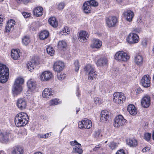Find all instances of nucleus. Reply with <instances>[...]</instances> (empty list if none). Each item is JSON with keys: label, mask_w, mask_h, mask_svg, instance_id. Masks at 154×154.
<instances>
[{"label": "nucleus", "mask_w": 154, "mask_h": 154, "mask_svg": "<svg viewBox=\"0 0 154 154\" xmlns=\"http://www.w3.org/2000/svg\"><path fill=\"white\" fill-rule=\"evenodd\" d=\"M74 65L75 66V70L76 72H78L79 68V66L78 60H76L75 61Z\"/></svg>", "instance_id": "obj_46"}, {"label": "nucleus", "mask_w": 154, "mask_h": 154, "mask_svg": "<svg viewBox=\"0 0 154 154\" xmlns=\"http://www.w3.org/2000/svg\"><path fill=\"white\" fill-rule=\"evenodd\" d=\"M109 146L112 150H113L116 147L117 145L116 143L112 142L110 143Z\"/></svg>", "instance_id": "obj_47"}, {"label": "nucleus", "mask_w": 154, "mask_h": 154, "mask_svg": "<svg viewBox=\"0 0 154 154\" xmlns=\"http://www.w3.org/2000/svg\"><path fill=\"white\" fill-rule=\"evenodd\" d=\"M4 21L3 17L0 14V25L2 26Z\"/></svg>", "instance_id": "obj_52"}, {"label": "nucleus", "mask_w": 154, "mask_h": 154, "mask_svg": "<svg viewBox=\"0 0 154 154\" xmlns=\"http://www.w3.org/2000/svg\"><path fill=\"white\" fill-rule=\"evenodd\" d=\"M66 46V43L64 41H61L58 42L57 47L60 49L62 50L64 48H65Z\"/></svg>", "instance_id": "obj_35"}, {"label": "nucleus", "mask_w": 154, "mask_h": 154, "mask_svg": "<svg viewBox=\"0 0 154 154\" xmlns=\"http://www.w3.org/2000/svg\"><path fill=\"white\" fill-rule=\"evenodd\" d=\"M151 137V134L149 133H146L144 135V139L148 141L150 139Z\"/></svg>", "instance_id": "obj_44"}, {"label": "nucleus", "mask_w": 154, "mask_h": 154, "mask_svg": "<svg viewBox=\"0 0 154 154\" xmlns=\"http://www.w3.org/2000/svg\"><path fill=\"white\" fill-rule=\"evenodd\" d=\"M152 137L153 139L154 140V131H153L152 133Z\"/></svg>", "instance_id": "obj_64"}, {"label": "nucleus", "mask_w": 154, "mask_h": 154, "mask_svg": "<svg viewBox=\"0 0 154 154\" xmlns=\"http://www.w3.org/2000/svg\"><path fill=\"white\" fill-rule=\"evenodd\" d=\"M22 14L25 18H27L30 16V13H28L26 12H23Z\"/></svg>", "instance_id": "obj_50"}, {"label": "nucleus", "mask_w": 154, "mask_h": 154, "mask_svg": "<svg viewBox=\"0 0 154 154\" xmlns=\"http://www.w3.org/2000/svg\"><path fill=\"white\" fill-rule=\"evenodd\" d=\"M151 78L149 75H146L143 76L141 81L142 86L144 87H148L150 85Z\"/></svg>", "instance_id": "obj_13"}, {"label": "nucleus", "mask_w": 154, "mask_h": 154, "mask_svg": "<svg viewBox=\"0 0 154 154\" xmlns=\"http://www.w3.org/2000/svg\"><path fill=\"white\" fill-rule=\"evenodd\" d=\"M118 22V19L115 16L110 17L106 19V23L109 27H114Z\"/></svg>", "instance_id": "obj_12"}, {"label": "nucleus", "mask_w": 154, "mask_h": 154, "mask_svg": "<svg viewBox=\"0 0 154 154\" xmlns=\"http://www.w3.org/2000/svg\"><path fill=\"white\" fill-rule=\"evenodd\" d=\"M137 93H139V92H140L141 91H142V90L140 88H139L137 89Z\"/></svg>", "instance_id": "obj_62"}, {"label": "nucleus", "mask_w": 154, "mask_h": 154, "mask_svg": "<svg viewBox=\"0 0 154 154\" xmlns=\"http://www.w3.org/2000/svg\"><path fill=\"white\" fill-rule=\"evenodd\" d=\"M20 1L22 2L24 4H26L29 2V0H20Z\"/></svg>", "instance_id": "obj_56"}, {"label": "nucleus", "mask_w": 154, "mask_h": 154, "mask_svg": "<svg viewBox=\"0 0 154 154\" xmlns=\"http://www.w3.org/2000/svg\"><path fill=\"white\" fill-rule=\"evenodd\" d=\"M89 35L87 32L85 31H81L79 34V40L82 42H86L88 38Z\"/></svg>", "instance_id": "obj_15"}, {"label": "nucleus", "mask_w": 154, "mask_h": 154, "mask_svg": "<svg viewBox=\"0 0 154 154\" xmlns=\"http://www.w3.org/2000/svg\"><path fill=\"white\" fill-rule=\"evenodd\" d=\"M34 154H42V152H37L35 153Z\"/></svg>", "instance_id": "obj_63"}, {"label": "nucleus", "mask_w": 154, "mask_h": 154, "mask_svg": "<svg viewBox=\"0 0 154 154\" xmlns=\"http://www.w3.org/2000/svg\"><path fill=\"white\" fill-rule=\"evenodd\" d=\"M47 53L51 56H53L54 54V51L53 48L50 46H48L46 48Z\"/></svg>", "instance_id": "obj_37"}, {"label": "nucleus", "mask_w": 154, "mask_h": 154, "mask_svg": "<svg viewBox=\"0 0 154 154\" xmlns=\"http://www.w3.org/2000/svg\"><path fill=\"white\" fill-rule=\"evenodd\" d=\"M79 88H78L77 89V92L76 93V95L78 97H79Z\"/></svg>", "instance_id": "obj_59"}, {"label": "nucleus", "mask_w": 154, "mask_h": 154, "mask_svg": "<svg viewBox=\"0 0 154 154\" xmlns=\"http://www.w3.org/2000/svg\"><path fill=\"white\" fill-rule=\"evenodd\" d=\"M91 8L88 1L85 2L83 5V9L85 13L88 14L91 13Z\"/></svg>", "instance_id": "obj_23"}, {"label": "nucleus", "mask_w": 154, "mask_h": 154, "mask_svg": "<svg viewBox=\"0 0 154 154\" xmlns=\"http://www.w3.org/2000/svg\"><path fill=\"white\" fill-rule=\"evenodd\" d=\"M54 70L58 72L62 71L64 67V63L61 61H57L54 63L53 65Z\"/></svg>", "instance_id": "obj_11"}, {"label": "nucleus", "mask_w": 154, "mask_h": 154, "mask_svg": "<svg viewBox=\"0 0 154 154\" xmlns=\"http://www.w3.org/2000/svg\"><path fill=\"white\" fill-rule=\"evenodd\" d=\"M124 14L127 21L129 22H131L132 21L134 15L133 11L129 10L125 12Z\"/></svg>", "instance_id": "obj_21"}, {"label": "nucleus", "mask_w": 154, "mask_h": 154, "mask_svg": "<svg viewBox=\"0 0 154 154\" xmlns=\"http://www.w3.org/2000/svg\"><path fill=\"white\" fill-rule=\"evenodd\" d=\"M40 137L41 138H46V137H45V135H44V134H43H43L40 135Z\"/></svg>", "instance_id": "obj_60"}, {"label": "nucleus", "mask_w": 154, "mask_h": 154, "mask_svg": "<svg viewBox=\"0 0 154 154\" xmlns=\"http://www.w3.org/2000/svg\"><path fill=\"white\" fill-rule=\"evenodd\" d=\"M11 57L14 60H17L20 57L18 51L16 50H12L11 52Z\"/></svg>", "instance_id": "obj_32"}, {"label": "nucleus", "mask_w": 154, "mask_h": 154, "mask_svg": "<svg viewBox=\"0 0 154 154\" xmlns=\"http://www.w3.org/2000/svg\"><path fill=\"white\" fill-rule=\"evenodd\" d=\"M39 64V60L36 57L33 58L31 60L28 62L27 63V68L30 71L34 70L35 66Z\"/></svg>", "instance_id": "obj_7"}, {"label": "nucleus", "mask_w": 154, "mask_h": 154, "mask_svg": "<svg viewBox=\"0 0 154 154\" xmlns=\"http://www.w3.org/2000/svg\"><path fill=\"white\" fill-rule=\"evenodd\" d=\"M101 146V144H99V145H96L95 147L93 149L94 151H96L98 150Z\"/></svg>", "instance_id": "obj_53"}, {"label": "nucleus", "mask_w": 154, "mask_h": 154, "mask_svg": "<svg viewBox=\"0 0 154 154\" xmlns=\"http://www.w3.org/2000/svg\"><path fill=\"white\" fill-rule=\"evenodd\" d=\"M147 40V39L146 38H144L142 39L141 44L144 47H146V46Z\"/></svg>", "instance_id": "obj_49"}, {"label": "nucleus", "mask_w": 154, "mask_h": 154, "mask_svg": "<svg viewBox=\"0 0 154 154\" xmlns=\"http://www.w3.org/2000/svg\"><path fill=\"white\" fill-rule=\"evenodd\" d=\"M9 73L8 68L5 65L0 64V82L4 83L6 82Z\"/></svg>", "instance_id": "obj_3"}, {"label": "nucleus", "mask_w": 154, "mask_h": 154, "mask_svg": "<svg viewBox=\"0 0 154 154\" xmlns=\"http://www.w3.org/2000/svg\"><path fill=\"white\" fill-rule=\"evenodd\" d=\"M148 149L149 150V147H145L142 149V151L143 152H146Z\"/></svg>", "instance_id": "obj_58"}, {"label": "nucleus", "mask_w": 154, "mask_h": 154, "mask_svg": "<svg viewBox=\"0 0 154 154\" xmlns=\"http://www.w3.org/2000/svg\"><path fill=\"white\" fill-rule=\"evenodd\" d=\"M113 99L115 103L120 104L125 101L126 97L123 93L116 92L113 94Z\"/></svg>", "instance_id": "obj_4"}, {"label": "nucleus", "mask_w": 154, "mask_h": 154, "mask_svg": "<svg viewBox=\"0 0 154 154\" xmlns=\"http://www.w3.org/2000/svg\"><path fill=\"white\" fill-rule=\"evenodd\" d=\"M23 149L20 147H15L12 152V154H23Z\"/></svg>", "instance_id": "obj_33"}, {"label": "nucleus", "mask_w": 154, "mask_h": 154, "mask_svg": "<svg viewBox=\"0 0 154 154\" xmlns=\"http://www.w3.org/2000/svg\"><path fill=\"white\" fill-rule=\"evenodd\" d=\"M108 60L105 58H100L96 62L97 66H102L107 64Z\"/></svg>", "instance_id": "obj_25"}, {"label": "nucleus", "mask_w": 154, "mask_h": 154, "mask_svg": "<svg viewBox=\"0 0 154 154\" xmlns=\"http://www.w3.org/2000/svg\"><path fill=\"white\" fill-rule=\"evenodd\" d=\"M126 142L127 144L130 147H135L137 145V140L134 138L127 139Z\"/></svg>", "instance_id": "obj_24"}, {"label": "nucleus", "mask_w": 154, "mask_h": 154, "mask_svg": "<svg viewBox=\"0 0 154 154\" xmlns=\"http://www.w3.org/2000/svg\"><path fill=\"white\" fill-rule=\"evenodd\" d=\"M49 133H48L47 134H44V135H45V137H46V138H48V137L49 136Z\"/></svg>", "instance_id": "obj_61"}, {"label": "nucleus", "mask_w": 154, "mask_h": 154, "mask_svg": "<svg viewBox=\"0 0 154 154\" xmlns=\"http://www.w3.org/2000/svg\"><path fill=\"white\" fill-rule=\"evenodd\" d=\"M24 82V79L21 78H18L16 80L12 88V93L14 96L17 95L21 92L23 90L22 85Z\"/></svg>", "instance_id": "obj_2"}, {"label": "nucleus", "mask_w": 154, "mask_h": 154, "mask_svg": "<svg viewBox=\"0 0 154 154\" xmlns=\"http://www.w3.org/2000/svg\"><path fill=\"white\" fill-rule=\"evenodd\" d=\"M137 22H138V23H142V19L140 17L139 18H138L137 19Z\"/></svg>", "instance_id": "obj_57"}, {"label": "nucleus", "mask_w": 154, "mask_h": 154, "mask_svg": "<svg viewBox=\"0 0 154 154\" xmlns=\"http://www.w3.org/2000/svg\"><path fill=\"white\" fill-rule=\"evenodd\" d=\"M89 3L90 4V6L91 7V6L94 7H96L98 6V3L95 0H91L88 1Z\"/></svg>", "instance_id": "obj_42"}, {"label": "nucleus", "mask_w": 154, "mask_h": 154, "mask_svg": "<svg viewBox=\"0 0 154 154\" xmlns=\"http://www.w3.org/2000/svg\"><path fill=\"white\" fill-rule=\"evenodd\" d=\"M127 110L131 115H135L137 114V111L134 105L131 104L128 105Z\"/></svg>", "instance_id": "obj_28"}, {"label": "nucleus", "mask_w": 154, "mask_h": 154, "mask_svg": "<svg viewBox=\"0 0 154 154\" xmlns=\"http://www.w3.org/2000/svg\"><path fill=\"white\" fill-rule=\"evenodd\" d=\"M49 32L48 31L44 30L42 31L39 35V38L42 40L46 39L48 36Z\"/></svg>", "instance_id": "obj_31"}, {"label": "nucleus", "mask_w": 154, "mask_h": 154, "mask_svg": "<svg viewBox=\"0 0 154 154\" xmlns=\"http://www.w3.org/2000/svg\"><path fill=\"white\" fill-rule=\"evenodd\" d=\"M92 123L91 121L87 119H84L81 121H79L78 123V127L80 128L90 129L92 126Z\"/></svg>", "instance_id": "obj_10"}, {"label": "nucleus", "mask_w": 154, "mask_h": 154, "mask_svg": "<svg viewBox=\"0 0 154 154\" xmlns=\"http://www.w3.org/2000/svg\"><path fill=\"white\" fill-rule=\"evenodd\" d=\"M54 95V92L50 88H45L42 92V96L44 97L50 98Z\"/></svg>", "instance_id": "obj_19"}, {"label": "nucleus", "mask_w": 154, "mask_h": 154, "mask_svg": "<svg viewBox=\"0 0 154 154\" xmlns=\"http://www.w3.org/2000/svg\"><path fill=\"white\" fill-rule=\"evenodd\" d=\"M102 45L101 41L97 39H94L92 41V43L90 45L92 48H100Z\"/></svg>", "instance_id": "obj_20"}, {"label": "nucleus", "mask_w": 154, "mask_h": 154, "mask_svg": "<svg viewBox=\"0 0 154 154\" xmlns=\"http://www.w3.org/2000/svg\"><path fill=\"white\" fill-rule=\"evenodd\" d=\"M126 40L130 44H134L138 42L139 38L137 34L131 33L128 35Z\"/></svg>", "instance_id": "obj_9"}, {"label": "nucleus", "mask_w": 154, "mask_h": 154, "mask_svg": "<svg viewBox=\"0 0 154 154\" xmlns=\"http://www.w3.org/2000/svg\"><path fill=\"white\" fill-rule=\"evenodd\" d=\"M14 22V20H10L8 21L5 26V30L6 32H9L10 31L11 29L13 28V22Z\"/></svg>", "instance_id": "obj_30"}, {"label": "nucleus", "mask_w": 154, "mask_h": 154, "mask_svg": "<svg viewBox=\"0 0 154 154\" xmlns=\"http://www.w3.org/2000/svg\"><path fill=\"white\" fill-rule=\"evenodd\" d=\"M81 145L80 146L79 145L76 146L73 148L72 152L74 153H78L79 154H82L83 152L82 149L80 148L81 147Z\"/></svg>", "instance_id": "obj_36"}, {"label": "nucleus", "mask_w": 154, "mask_h": 154, "mask_svg": "<svg viewBox=\"0 0 154 154\" xmlns=\"http://www.w3.org/2000/svg\"><path fill=\"white\" fill-rule=\"evenodd\" d=\"M43 8L42 7H37L34 9L33 11V14L37 17L42 15L43 14Z\"/></svg>", "instance_id": "obj_26"}, {"label": "nucleus", "mask_w": 154, "mask_h": 154, "mask_svg": "<svg viewBox=\"0 0 154 154\" xmlns=\"http://www.w3.org/2000/svg\"><path fill=\"white\" fill-rule=\"evenodd\" d=\"M100 99L99 98L95 97L94 98V101L96 104L99 103L100 102Z\"/></svg>", "instance_id": "obj_54"}, {"label": "nucleus", "mask_w": 154, "mask_h": 154, "mask_svg": "<svg viewBox=\"0 0 154 154\" xmlns=\"http://www.w3.org/2000/svg\"><path fill=\"white\" fill-rule=\"evenodd\" d=\"M85 71L88 72V79L92 80L97 75L96 72L94 69V68L90 64H88L84 69Z\"/></svg>", "instance_id": "obj_6"}, {"label": "nucleus", "mask_w": 154, "mask_h": 154, "mask_svg": "<svg viewBox=\"0 0 154 154\" xmlns=\"http://www.w3.org/2000/svg\"><path fill=\"white\" fill-rule=\"evenodd\" d=\"M70 144L72 146H80V144L76 140H75L74 141H72L70 142Z\"/></svg>", "instance_id": "obj_48"}, {"label": "nucleus", "mask_w": 154, "mask_h": 154, "mask_svg": "<svg viewBox=\"0 0 154 154\" xmlns=\"http://www.w3.org/2000/svg\"><path fill=\"white\" fill-rule=\"evenodd\" d=\"M141 104L143 107L145 108L148 107L150 104V97L148 95L144 96L141 101Z\"/></svg>", "instance_id": "obj_16"}, {"label": "nucleus", "mask_w": 154, "mask_h": 154, "mask_svg": "<svg viewBox=\"0 0 154 154\" xmlns=\"http://www.w3.org/2000/svg\"><path fill=\"white\" fill-rule=\"evenodd\" d=\"M65 4L64 2H62L60 3L57 5V8L59 10L61 11L64 8Z\"/></svg>", "instance_id": "obj_39"}, {"label": "nucleus", "mask_w": 154, "mask_h": 154, "mask_svg": "<svg viewBox=\"0 0 154 154\" xmlns=\"http://www.w3.org/2000/svg\"><path fill=\"white\" fill-rule=\"evenodd\" d=\"M27 84L28 88L31 91H34L36 87V83L32 80L28 81Z\"/></svg>", "instance_id": "obj_27"}, {"label": "nucleus", "mask_w": 154, "mask_h": 154, "mask_svg": "<svg viewBox=\"0 0 154 154\" xmlns=\"http://www.w3.org/2000/svg\"><path fill=\"white\" fill-rule=\"evenodd\" d=\"M130 57L128 54L122 51L117 52L115 55V58L118 61H126L129 59Z\"/></svg>", "instance_id": "obj_5"}, {"label": "nucleus", "mask_w": 154, "mask_h": 154, "mask_svg": "<svg viewBox=\"0 0 154 154\" xmlns=\"http://www.w3.org/2000/svg\"><path fill=\"white\" fill-rule=\"evenodd\" d=\"M57 77L59 80H63L66 77V75L59 73L57 75Z\"/></svg>", "instance_id": "obj_43"}, {"label": "nucleus", "mask_w": 154, "mask_h": 154, "mask_svg": "<svg viewBox=\"0 0 154 154\" xmlns=\"http://www.w3.org/2000/svg\"><path fill=\"white\" fill-rule=\"evenodd\" d=\"M134 60L135 63L137 65H140L143 63V58L140 55H136L134 57Z\"/></svg>", "instance_id": "obj_29"}, {"label": "nucleus", "mask_w": 154, "mask_h": 154, "mask_svg": "<svg viewBox=\"0 0 154 154\" xmlns=\"http://www.w3.org/2000/svg\"><path fill=\"white\" fill-rule=\"evenodd\" d=\"M126 120L124 119L121 115L116 116L114 120V126L115 127H119L126 124Z\"/></svg>", "instance_id": "obj_8"}, {"label": "nucleus", "mask_w": 154, "mask_h": 154, "mask_svg": "<svg viewBox=\"0 0 154 154\" xmlns=\"http://www.w3.org/2000/svg\"><path fill=\"white\" fill-rule=\"evenodd\" d=\"M22 42L23 45H27L30 42L29 38L27 36H25L22 38Z\"/></svg>", "instance_id": "obj_38"}, {"label": "nucleus", "mask_w": 154, "mask_h": 154, "mask_svg": "<svg viewBox=\"0 0 154 154\" xmlns=\"http://www.w3.org/2000/svg\"><path fill=\"white\" fill-rule=\"evenodd\" d=\"M94 136L96 138L98 139L100 137H102V134H100V131L97 130L95 131Z\"/></svg>", "instance_id": "obj_45"}, {"label": "nucleus", "mask_w": 154, "mask_h": 154, "mask_svg": "<svg viewBox=\"0 0 154 154\" xmlns=\"http://www.w3.org/2000/svg\"><path fill=\"white\" fill-rule=\"evenodd\" d=\"M69 32V31L68 30V28L66 27H64V29H63L62 31L60 32V34L63 35L64 34V33H66L67 34H68Z\"/></svg>", "instance_id": "obj_41"}, {"label": "nucleus", "mask_w": 154, "mask_h": 154, "mask_svg": "<svg viewBox=\"0 0 154 154\" xmlns=\"http://www.w3.org/2000/svg\"><path fill=\"white\" fill-rule=\"evenodd\" d=\"M133 30L135 32L139 33L140 31V28H134Z\"/></svg>", "instance_id": "obj_55"}, {"label": "nucleus", "mask_w": 154, "mask_h": 154, "mask_svg": "<svg viewBox=\"0 0 154 154\" xmlns=\"http://www.w3.org/2000/svg\"><path fill=\"white\" fill-rule=\"evenodd\" d=\"M49 23L54 27H56L58 26V23L55 17H52L48 20Z\"/></svg>", "instance_id": "obj_34"}, {"label": "nucleus", "mask_w": 154, "mask_h": 154, "mask_svg": "<svg viewBox=\"0 0 154 154\" xmlns=\"http://www.w3.org/2000/svg\"><path fill=\"white\" fill-rule=\"evenodd\" d=\"M59 100L57 99H55L51 100L50 103V106H54L57 105L59 103L58 102Z\"/></svg>", "instance_id": "obj_40"}, {"label": "nucleus", "mask_w": 154, "mask_h": 154, "mask_svg": "<svg viewBox=\"0 0 154 154\" xmlns=\"http://www.w3.org/2000/svg\"><path fill=\"white\" fill-rule=\"evenodd\" d=\"M116 154H125V153L123 149H121L117 151Z\"/></svg>", "instance_id": "obj_51"}, {"label": "nucleus", "mask_w": 154, "mask_h": 154, "mask_svg": "<svg viewBox=\"0 0 154 154\" xmlns=\"http://www.w3.org/2000/svg\"><path fill=\"white\" fill-rule=\"evenodd\" d=\"M17 104L18 108L22 110L26 108L27 102L23 98H20L17 100Z\"/></svg>", "instance_id": "obj_17"}, {"label": "nucleus", "mask_w": 154, "mask_h": 154, "mask_svg": "<svg viewBox=\"0 0 154 154\" xmlns=\"http://www.w3.org/2000/svg\"><path fill=\"white\" fill-rule=\"evenodd\" d=\"M10 133L5 132L2 133L0 132V141L2 143H6L9 140Z\"/></svg>", "instance_id": "obj_18"}, {"label": "nucleus", "mask_w": 154, "mask_h": 154, "mask_svg": "<svg viewBox=\"0 0 154 154\" xmlns=\"http://www.w3.org/2000/svg\"><path fill=\"white\" fill-rule=\"evenodd\" d=\"M29 118L24 112H20L15 116L14 122L16 126L21 127L25 126L28 122Z\"/></svg>", "instance_id": "obj_1"}, {"label": "nucleus", "mask_w": 154, "mask_h": 154, "mask_svg": "<svg viewBox=\"0 0 154 154\" xmlns=\"http://www.w3.org/2000/svg\"><path fill=\"white\" fill-rule=\"evenodd\" d=\"M109 117V113L107 111H103L101 112L100 116V120L102 122L107 121Z\"/></svg>", "instance_id": "obj_22"}, {"label": "nucleus", "mask_w": 154, "mask_h": 154, "mask_svg": "<svg viewBox=\"0 0 154 154\" xmlns=\"http://www.w3.org/2000/svg\"><path fill=\"white\" fill-rule=\"evenodd\" d=\"M52 76V73L50 72L45 71L42 73L40 79L42 81H47L51 79Z\"/></svg>", "instance_id": "obj_14"}]
</instances>
